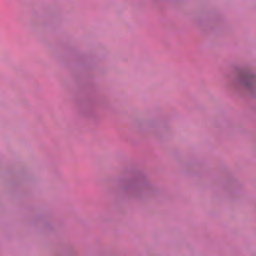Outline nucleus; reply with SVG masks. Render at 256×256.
Segmentation results:
<instances>
[{
	"label": "nucleus",
	"instance_id": "1",
	"mask_svg": "<svg viewBox=\"0 0 256 256\" xmlns=\"http://www.w3.org/2000/svg\"><path fill=\"white\" fill-rule=\"evenodd\" d=\"M246 80L252 82L254 80V78L252 76H248L246 78Z\"/></svg>",
	"mask_w": 256,
	"mask_h": 256
},
{
	"label": "nucleus",
	"instance_id": "2",
	"mask_svg": "<svg viewBox=\"0 0 256 256\" xmlns=\"http://www.w3.org/2000/svg\"><path fill=\"white\" fill-rule=\"evenodd\" d=\"M245 84H246V85H248V86L250 84H248L247 82H246Z\"/></svg>",
	"mask_w": 256,
	"mask_h": 256
}]
</instances>
